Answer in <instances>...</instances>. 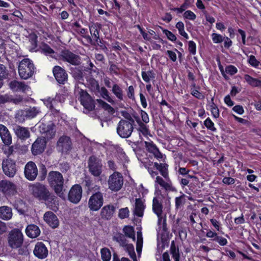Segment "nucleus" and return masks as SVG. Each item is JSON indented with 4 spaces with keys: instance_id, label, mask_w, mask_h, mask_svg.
Segmentation results:
<instances>
[{
    "instance_id": "34",
    "label": "nucleus",
    "mask_w": 261,
    "mask_h": 261,
    "mask_svg": "<svg viewBox=\"0 0 261 261\" xmlns=\"http://www.w3.org/2000/svg\"><path fill=\"white\" fill-rule=\"evenodd\" d=\"M97 92H98L100 93V95L101 96V97L106 100L107 101H108L112 105L115 104V101L110 95V93L108 90L105 87H102L100 88L99 90Z\"/></svg>"
},
{
    "instance_id": "37",
    "label": "nucleus",
    "mask_w": 261,
    "mask_h": 261,
    "mask_svg": "<svg viewBox=\"0 0 261 261\" xmlns=\"http://www.w3.org/2000/svg\"><path fill=\"white\" fill-rule=\"evenodd\" d=\"M96 101L98 103L99 106L104 109L105 111H107L108 113L112 114L115 113L114 109L103 100L101 99H96Z\"/></svg>"
},
{
    "instance_id": "6",
    "label": "nucleus",
    "mask_w": 261,
    "mask_h": 261,
    "mask_svg": "<svg viewBox=\"0 0 261 261\" xmlns=\"http://www.w3.org/2000/svg\"><path fill=\"white\" fill-rule=\"evenodd\" d=\"M101 161L95 156H91L88 160V168L90 173L95 177L99 176L102 172Z\"/></svg>"
},
{
    "instance_id": "33",
    "label": "nucleus",
    "mask_w": 261,
    "mask_h": 261,
    "mask_svg": "<svg viewBox=\"0 0 261 261\" xmlns=\"http://www.w3.org/2000/svg\"><path fill=\"white\" fill-rule=\"evenodd\" d=\"M89 31L91 35V38L95 41L97 44H99L101 43L100 39L99 38V31L97 29V27L95 24L89 25Z\"/></svg>"
},
{
    "instance_id": "41",
    "label": "nucleus",
    "mask_w": 261,
    "mask_h": 261,
    "mask_svg": "<svg viewBox=\"0 0 261 261\" xmlns=\"http://www.w3.org/2000/svg\"><path fill=\"white\" fill-rule=\"evenodd\" d=\"M113 240L116 241L122 247L128 244L125 239V236L121 233L116 234L113 237Z\"/></svg>"
},
{
    "instance_id": "47",
    "label": "nucleus",
    "mask_w": 261,
    "mask_h": 261,
    "mask_svg": "<svg viewBox=\"0 0 261 261\" xmlns=\"http://www.w3.org/2000/svg\"><path fill=\"white\" fill-rule=\"evenodd\" d=\"M244 79L248 84L252 87H257L260 81V80L253 78L248 74H245L244 75Z\"/></svg>"
},
{
    "instance_id": "17",
    "label": "nucleus",
    "mask_w": 261,
    "mask_h": 261,
    "mask_svg": "<svg viewBox=\"0 0 261 261\" xmlns=\"http://www.w3.org/2000/svg\"><path fill=\"white\" fill-rule=\"evenodd\" d=\"M24 173L28 180H35L38 175V169L35 163L32 161L27 163L24 167Z\"/></svg>"
},
{
    "instance_id": "27",
    "label": "nucleus",
    "mask_w": 261,
    "mask_h": 261,
    "mask_svg": "<svg viewBox=\"0 0 261 261\" xmlns=\"http://www.w3.org/2000/svg\"><path fill=\"white\" fill-rule=\"evenodd\" d=\"M145 208V205L143 201L140 198H136L133 211L134 214L139 217H142L143 216Z\"/></svg>"
},
{
    "instance_id": "30",
    "label": "nucleus",
    "mask_w": 261,
    "mask_h": 261,
    "mask_svg": "<svg viewBox=\"0 0 261 261\" xmlns=\"http://www.w3.org/2000/svg\"><path fill=\"white\" fill-rule=\"evenodd\" d=\"M71 142L69 137L62 136L58 141V146L61 148L63 151H67L71 148Z\"/></svg>"
},
{
    "instance_id": "10",
    "label": "nucleus",
    "mask_w": 261,
    "mask_h": 261,
    "mask_svg": "<svg viewBox=\"0 0 261 261\" xmlns=\"http://www.w3.org/2000/svg\"><path fill=\"white\" fill-rule=\"evenodd\" d=\"M79 94V99L84 108L88 111L93 110L95 108V103L91 96L86 91L82 89L80 90Z\"/></svg>"
},
{
    "instance_id": "53",
    "label": "nucleus",
    "mask_w": 261,
    "mask_h": 261,
    "mask_svg": "<svg viewBox=\"0 0 261 261\" xmlns=\"http://www.w3.org/2000/svg\"><path fill=\"white\" fill-rule=\"evenodd\" d=\"M30 42L32 45L31 50H34L37 46V36L36 34H31L30 36Z\"/></svg>"
},
{
    "instance_id": "50",
    "label": "nucleus",
    "mask_w": 261,
    "mask_h": 261,
    "mask_svg": "<svg viewBox=\"0 0 261 261\" xmlns=\"http://www.w3.org/2000/svg\"><path fill=\"white\" fill-rule=\"evenodd\" d=\"M89 83L92 91L96 92L99 90L100 86L99 84L94 79L90 78L89 80Z\"/></svg>"
},
{
    "instance_id": "12",
    "label": "nucleus",
    "mask_w": 261,
    "mask_h": 261,
    "mask_svg": "<svg viewBox=\"0 0 261 261\" xmlns=\"http://www.w3.org/2000/svg\"><path fill=\"white\" fill-rule=\"evenodd\" d=\"M9 244L13 248H19L23 242V235L18 229L12 230L9 233Z\"/></svg>"
},
{
    "instance_id": "20",
    "label": "nucleus",
    "mask_w": 261,
    "mask_h": 261,
    "mask_svg": "<svg viewBox=\"0 0 261 261\" xmlns=\"http://www.w3.org/2000/svg\"><path fill=\"white\" fill-rule=\"evenodd\" d=\"M34 255L39 258L43 259L48 255V250L42 242H37L33 250Z\"/></svg>"
},
{
    "instance_id": "51",
    "label": "nucleus",
    "mask_w": 261,
    "mask_h": 261,
    "mask_svg": "<svg viewBox=\"0 0 261 261\" xmlns=\"http://www.w3.org/2000/svg\"><path fill=\"white\" fill-rule=\"evenodd\" d=\"M204 124L208 129L212 132L216 131V128L214 126V123L210 118H207L204 120Z\"/></svg>"
},
{
    "instance_id": "15",
    "label": "nucleus",
    "mask_w": 261,
    "mask_h": 261,
    "mask_svg": "<svg viewBox=\"0 0 261 261\" xmlns=\"http://www.w3.org/2000/svg\"><path fill=\"white\" fill-rule=\"evenodd\" d=\"M61 57L63 61L73 65H79L81 63V57L69 50H64L61 52Z\"/></svg>"
},
{
    "instance_id": "38",
    "label": "nucleus",
    "mask_w": 261,
    "mask_h": 261,
    "mask_svg": "<svg viewBox=\"0 0 261 261\" xmlns=\"http://www.w3.org/2000/svg\"><path fill=\"white\" fill-rule=\"evenodd\" d=\"M186 195L184 194L175 198V208L178 210L186 202Z\"/></svg>"
},
{
    "instance_id": "32",
    "label": "nucleus",
    "mask_w": 261,
    "mask_h": 261,
    "mask_svg": "<svg viewBox=\"0 0 261 261\" xmlns=\"http://www.w3.org/2000/svg\"><path fill=\"white\" fill-rule=\"evenodd\" d=\"M136 121L138 124V130L144 136H147L149 132L147 125L141 121L138 115H135V121Z\"/></svg>"
},
{
    "instance_id": "44",
    "label": "nucleus",
    "mask_w": 261,
    "mask_h": 261,
    "mask_svg": "<svg viewBox=\"0 0 261 261\" xmlns=\"http://www.w3.org/2000/svg\"><path fill=\"white\" fill-rule=\"evenodd\" d=\"M72 75L74 79L77 81H83V73L81 69L75 68L72 70Z\"/></svg>"
},
{
    "instance_id": "9",
    "label": "nucleus",
    "mask_w": 261,
    "mask_h": 261,
    "mask_svg": "<svg viewBox=\"0 0 261 261\" xmlns=\"http://www.w3.org/2000/svg\"><path fill=\"white\" fill-rule=\"evenodd\" d=\"M163 205L162 199L160 197H155L152 200V211L158 218V224L161 225L163 221V225L166 224V220L163 218Z\"/></svg>"
},
{
    "instance_id": "55",
    "label": "nucleus",
    "mask_w": 261,
    "mask_h": 261,
    "mask_svg": "<svg viewBox=\"0 0 261 261\" xmlns=\"http://www.w3.org/2000/svg\"><path fill=\"white\" fill-rule=\"evenodd\" d=\"M99 190L100 186L93 184V185H91V186L89 189H88L87 193L88 194H89L90 193H92L93 194L94 193H101L100 192H99Z\"/></svg>"
},
{
    "instance_id": "4",
    "label": "nucleus",
    "mask_w": 261,
    "mask_h": 261,
    "mask_svg": "<svg viewBox=\"0 0 261 261\" xmlns=\"http://www.w3.org/2000/svg\"><path fill=\"white\" fill-rule=\"evenodd\" d=\"M35 71V67L32 61L25 58L21 60L18 65V73L20 77L27 80L32 77Z\"/></svg>"
},
{
    "instance_id": "23",
    "label": "nucleus",
    "mask_w": 261,
    "mask_h": 261,
    "mask_svg": "<svg viewBox=\"0 0 261 261\" xmlns=\"http://www.w3.org/2000/svg\"><path fill=\"white\" fill-rule=\"evenodd\" d=\"M115 207L112 204L104 206L100 211V216L102 219L110 220L115 212Z\"/></svg>"
},
{
    "instance_id": "14",
    "label": "nucleus",
    "mask_w": 261,
    "mask_h": 261,
    "mask_svg": "<svg viewBox=\"0 0 261 261\" xmlns=\"http://www.w3.org/2000/svg\"><path fill=\"white\" fill-rule=\"evenodd\" d=\"M2 167L4 173L10 177H14L16 173V163L10 158L3 161Z\"/></svg>"
},
{
    "instance_id": "13",
    "label": "nucleus",
    "mask_w": 261,
    "mask_h": 261,
    "mask_svg": "<svg viewBox=\"0 0 261 261\" xmlns=\"http://www.w3.org/2000/svg\"><path fill=\"white\" fill-rule=\"evenodd\" d=\"M39 130L41 134H44L49 139L53 138L56 134L55 125L52 122L45 123L42 120L40 122Z\"/></svg>"
},
{
    "instance_id": "52",
    "label": "nucleus",
    "mask_w": 261,
    "mask_h": 261,
    "mask_svg": "<svg viewBox=\"0 0 261 261\" xmlns=\"http://www.w3.org/2000/svg\"><path fill=\"white\" fill-rule=\"evenodd\" d=\"M129 215V211L127 207L122 208L119 210L118 217L121 219H124L128 217Z\"/></svg>"
},
{
    "instance_id": "64",
    "label": "nucleus",
    "mask_w": 261,
    "mask_h": 261,
    "mask_svg": "<svg viewBox=\"0 0 261 261\" xmlns=\"http://www.w3.org/2000/svg\"><path fill=\"white\" fill-rule=\"evenodd\" d=\"M162 187L164 188L166 191L172 192H175L177 191L176 188L172 186L171 182H166V183Z\"/></svg>"
},
{
    "instance_id": "56",
    "label": "nucleus",
    "mask_w": 261,
    "mask_h": 261,
    "mask_svg": "<svg viewBox=\"0 0 261 261\" xmlns=\"http://www.w3.org/2000/svg\"><path fill=\"white\" fill-rule=\"evenodd\" d=\"M145 144L147 150L150 153H152L158 149L156 146L152 142H145Z\"/></svg>"
},
{
    "instance_id": "28",
    "label": "nucleus",
    "mask_w": 261,
    "mask_h": 261,
    "mask_svg": "<svg viewBox=\"0 0 261 261\" xmlns=\"http://www.w3.org/2000/svg\"><path fill=\"white\" fill-rule=\"evenodd\" d=\"M20 146L18 144H14L12 146L6 145L3 148V150L5 154L8 158L11 156H14L16 153H19Z\"/></svg>"
},
{
    "instance_id": "2",
    "label": "nucleus",
    "mask_w": 261,
    "mask_h": 261,
    "mask_svg": "<svg viewBox=\"0 0 261 261\" xmlns=\"http://www.w3.org/2000/svg\"><path fill=\"white\" fill-rule=\"evenodd\" d=\"M29 188L33 196L38 200L55 203L56 196L49 191L45 185L36 182L30 185Z\"/></svg>"
},
{
    "instance_id": "42",
    "label": "nucleus",
    "mask_w": 261,
    "mask_h": 261,
    "mask_svg": "<svg viewBox=\"0 0 261 261\" xmlns=\"http://www.w3.org/2000/svg\"><path fill=\"white\" fill-rule=\"evenodd\" d=\"M123 247H124L125 250L128 252L130 257L132 258L133 261H137L134 246L131 244H127Z\"/></svg>"
},
{
    "instance_id": "35",
    "label": "nucleus",
    "mask_w": 261,
    "mask_h": 261,
    "mask_svg": "<svg viewBox=\"0 0 261 261\" xmlns=\"http://www.w3.org/2000/svg\"><path fill=\"white\" fill-rule=\"evenodd\" d=\"M112 92L119 100H124L123 90L118 84H115L113 86Z\"/></svg>"
},
{
    "instance_id": "39",
    "label": "nucleus",
    "mask_w": 261,
    "mask_h": 261,
    "mask_svg": "<svg viewBox=\"0 0 261 261\" xmlns=\"http://www.w3.org/2000/svg\"><path fill=\"white\" fill-rule=\"evenodd\" d=\"M41 51L45 55L49 56L53 58H54L55 56L54 50L46 44H44L42 45L41 47Z\"/></svg>"
},
{
    "instance_id": "45",
    "label": "nucleus",
    "mask_w": 261,
    "mask_h": 261,
    "mask_svg": "<svg viewBox=\"0 0 261 261\" xmlns=\"http://www.w3.org/2000/svg\"><path fill=\"white\" fill-rule=\"evenodd\" d=\"M14 207L17 211L18 213L20 215H23L25 213L23 209L24 203L21 200L16 201L13 204Z\"/></svg>"
},
{
    "instance_id": "40",
    "label": "nucleus",
    "mask_w": 261,
    "mask_h": 261,
    "mask_svg": "<svg viewBox=\"0 0 261 261\" xmlns=\"http://www.w3.org/2000/svg\"><path fill=\"white\" fill-rule=\"evenodd\" d=\"M141 75L143 80L146 83H149L151 79H153L155 78V73L152 70L142 71Z\"/></svg>"
},
{
    "instance_id": "59",
    "label": "nucleus",
    "mask_w": 261,
    "mask_h": 261,
    "mask_svg": "<svg viewBox=\"0 0 261 261\" xmlns=\"http://www.w3.org/2000/svg\"><path fill=\"white\" fill-rule=\"evenodd\" d=\"M225 71L226 73L229 74L230 75H234L236 74L238 70L236 67L233 65H229L227 66L225 68Z\"/></svg>"
},
{
    "instance_id": "3",
    "label": "nucleus",
    "mask_w": 261,
    "mask_h": 261,
    "mask_svg": "<svg viewBox=\"0 0 261 261\" xmlns=\"http://www.w3.org/2000/svg\"><path fill=\"white\" fill-rule=\"evenodd\" d=\"M48 181L57 194L59 196L63 195L64 178L62 174L58 171H50L48 176Z\"/></svg>"
},
{
    "instance_id": "29",
    "label": "nucleus",
    "mask_w": 261,
    "mask_h": 261,
    "mask_svg": "<svg viewBox=\"0 0 261 261\" xmlns=\"http://www.w3.org/2000/svg\"><path fill=\"white\" fill-rule=\"evenodd\" d=\"M27 235L31 238H36L40 234V230L38 226L35 224L28 225L25 229Z\"/></svg>"
},
{
    "instance_id": "1",
    "label": "nucleus",
    "mask_w": 261,
    "mask_h": 261,
    "mask_svg": "<svg viewBox=\"0 0 261 261\" xmlns=\"http://www.w3.org/2000/svg\"><path fill=\"white\" fill-rule=\"evenodd\" d=\"M121 115L123 117L120 120L117 126V133L122 138L129 137L134 130L135 114L126 111H122Z\"/></svg>"
},
{
    "instance_id": "11",
    "label": "nucleus",
    "mask_w": 261,
    "mask_h": 261,
    "mask_svg": "<svg viewBox=\"0 0 261 261\" xmlns=\"http://www.w3.org/2000/svg\"><path fill=\"white\" fill-rule=\"evenodd\" d=\"M103 197L101 193L92 194L88 200V207L92 211H97L102 206Z\"/></svg>"
},
{
    "instance_id": "46",
    "label": "nucleus",
    "mask_w": 261,
    "mask_h": 261,
    "mask_svg": "<svg viewBox=\"0 0 261 261\" xmlns=\"http://www.w3.org/2000/svg\"><path fill=\"white\" fill-rule=\"evenodd\" d=\"M170 252L173 258L174 259V261H179L180 256L179 253V250L178 249H176L174 241H173L171 243L170 247Z\"/></svg>"
},
{
    "instance_id": "58",
    "label": "nucleus",
    "mask_w": 261,
    "mask_h": 261,
    "mask_svg": "<svg viewBox=\"0 0 261 261\" xmlns=\"http://www.w3.org/2000/svg\"><path fill=\"white\" fill-rule=\"evenodd\" d=\"M212 240L217 242L221 246H225L227 244V241L225 238L218 235L216 239H213Z\"/></svg>"
},
{
    "instance_id": "48",
    "label": "nucleus",
    "mask_w": 261,
    "mask_h": 261,
    "mask_svg": "<svg viewBox=\"0 0 261 261\" xmlns=\"http://www.w3.org/2000/svg\"><path fill=\"white\" fill-rule=\"evenodd\" d=\"M101 259L103 261H109L111 258L110 250L107 248H103L100 251Z\"/></svg>"
},
{
    "instance_id": "36",
    "label": "nucleus",
    "mask_w": 261,
    "mask_h": 261,
    "mask_svg": "<svg viewBox=\"0 0 261 261\" xmlns=\"http://www.w3.org/2000/svg\"><path fill=\"white\" fill-rule=\"evenodd\" d=\"M154 166L161 173V175L165 178H168V165L166 164H158L154 163Z\"/></svg>"
},
{
    "instance_id": "61",
    "label": "nucleus",
    "mask_w": 261,
    "mask_h": 261,
    "mask_svg": "<svg viewBox=\"0 0 261 261\" xmlns=\"http://www.w3.org/2000/svg\"><path fill=\"white\" fill-rule=\"evenodd\" d=\"M184 17L190 20H194L196 18V15L191 11H186L184 14Z\"/></svg>"
},
{
    "instance_id": "49",
    "label": "nucleus",
    "mask_w": 261,
    "mask_h": 261,
    "mask_svg": "<svg viewBox=\"0 0 261 261\" xmlns=\"http://www.w3.org/2000/svg\"><path fill=\"white\" fill-rule=\"evenodd\" d=\"M123 230L125 236L131 238L133 241H135V232L132 227L126 226L124 227Z\"/></svg>"
},
{
    "instance_id": "18",
    "label": "nucleus",
    "mask_w": 261,
    "mask_h": 261,
    "mask_svg": "<svg viewBox=\"0 0 261 261\" xmlns=\"http://www.w3.org/2000/svg\"><path fill=\"white\" fill-rule=\"evenodd\" d=\"M82 196V189L79 185H75L70 190L68 193V200L73 203H77L81 200Z\"/></svg>"
},
{
    "instance_id": "54",
    "label": "nucleus",
    "mask_w": 261,
    "mask_h": 261,
    "mask_svg": "<svg viewBox=\"0 0 261 261\" xmlns=\"http://www.w3.org/2000/svg\"><path fill=\"white\" fill-rule=\"evenodd\" d=\"M212 40L214 43H220L222 42L224 39L225 37H223L220 34H218L217 33H213L212 35Z\"/></svg>"
},
{
    "instance_id": "22",
    "label": "nucleus",
    "mask_w": 261,
    "mask_h": 261,
    "mask_svg": "<svg viewBox=\"0 0 261 261\" xmlns=\"http://www.w3.org/2000/svg\"><path fill=\"white\" fill-rule=\"evenodd\" d=\"M44 220L52 228L59 226V222L57 216L52 212H46L43 216Z\"/></svg>"
},
{
    "instance_id": "43",
    "label": "nucleus",
    "mask_w": 261,
    "mask_h": 261,
    "mask_svg": "<svg viewBox=\"0 0 261 261\" xmlns=\"http://www.w3.org/2000/svg\"><path fill=\"white\" fill-rule=\"evenodd\" d=\"M9 71L7 67L3 64H0V80L4 81L8 77Z\"/></svg>"
},
{
    "instance_id": "8",
    "label": "nucleus",
    "mask_w": 261,
    "mask_h": 261,
    "mask_svg": "<svg viewBox=\"0 0 261 261\" xmlns=\"http://www.w3.org/2000/svg\"><path fill=\"white\" fill-rule=\"evenodd\" d=\"M39 110L36 107L30 108L18 111L15 115V118L20 122H23L25 119H32L40 113Z\"/></svg>"
},
{
    "instance_id": "19",
    "label": "nucleus",
    "mask_w": 261,
    "mask_h": 261,
    "mask_svg": "<svg viewBox=\"0 0 261 261\" xmlns=\"http://www.w3.org/2000/svg\"><path fill=\"white\" fill-rule=\"evenodd\" d=\"M53 73L59 83L64 84L67 81V74L66 71L60 66H55L53 69Z\"/></svg>"
},
{
    "instance_id": "7",
    "label": "nucleus",
    "mask_w": 261,
    "mask_h": 261,
    "mask_svg": "<svg viewBox=\"0 0 261 261\" xmlns=\"http://www.w3.org/2000/svg\"><path fill=\"white\" fill-rule=\"evenodd\" d=\"M0 192L6 197H11L17 193L16 185L8 180L0 181Z\"/></svg>"
},
{
    "instance_id": "5",
    "label": "nucleus",
    "mask_w": 261,
    "mask_h": 261,
    "mask_svg": "<svg viewBox=\"0 0 261 261\" xmlns=\"http://www.w3.org/2000/svg\"><path fill=\"white\" fill-rule=\"evenodd\" d=\"M123 182L122 174L116 171L110 175L108 180L109 188L114 192L119 191L122 188Z\"/></svg>"
},
{
    "instance_id": "16",
    "label": "nucleus",
    "mask_w": 261,
    "mask_h": 261,
    "mask_svg": "<svg viewBox=\"0 0 261 261\" xmlns=\"http://www.w3.org/2000/svg\"><path fill=\"white\" fill-rule=\"evenodd\" d=\"M46 141L45 137H38L32 144L31 151L34 155L42 153L46 147Z\"/></svg>"
},
{
    "instance_id": "62",
    "label": "nucleus",
    "mask_w": 261,
    "mask_h": 261,
    "mask_svg": "<svg viewBox=\"0 0 261 261\" xmlns=\"http://www.w3.org/2000/svg\"><path fill=\"white\" fill-rule=\"evenodd\" d=\"M140 115L142 118V122L146 124L149 122V116L145 111L143 110H141Z\"/></svg>"
},
{
    "instance_id": "24",
    "label": "nucleus",
    "mask_w": 261,
    "mask_h": 261,
    "mask_svg": "<svg viewBox=\"0 0 261 261\" xmlns=\"http://www.w3.org/2000/svg\"><path fill=\"white\" fill-rule=\"evenodd\" d=\"M0 136L6 145H10L12 143V137L9 131L6 126L3 124H0Z\"/></svg>"
},
{
    "instance_id": "57",
    "label": "nucleus",
    "mask_w": 261,
    "mask_h": 261,
    "mask_svg": "<svg viewBox=\"0 0 261 261\" xmlns=\"http://www.w3.org/2000/svg\"><path fill=\"white\" fill-rule=\"evenodd\" d=\"M76 31L77 33H80L81 34H82L83 37L86 39L89 43L93 44V40L91 37L89 35H84V34L86 33V30L85 29L82 28L79 31Z\"/></svg>"
},
{
    "instance_id": "60",
    "label": "nucleus",
    "mask_w": 261,
    "mask_h": 261,
    "mask_svg": "<svg viewBox=\"0 0 261 261\" xmlns=\"http://www.w3.org/2000/svg\"><path fill=\"white\" fill-rule=\"evenodd\" d=\"M127 96L130 99H135V90L133 86L128 87V90L127 91Z\"/></svg>"
},
{
    "instance_id": "63",
    "label": "nucleus",
    "mask_w": 261,
    "mask_h": 261,
    "mask_svg": "<svg viewBox=\"0 0 261 261\" xmlns=\"http://www.w3.org/2000/svg\"><path fill=\"white\" fill-rule=\"evenodd\" d=\"M163 33L165 34L167 38L172 41H174L176 39V36L170 31L167 30H163Z\"/></svg>"
},
{
    "instance_id": "21",
    "label": "nucleus",
    "mask_w": 261,
    "mask_h": 261,
    "mask_svg": "<svg viewBox=\"0 0 261 261\" xmlns=\"http://www.w3.org/2000/svg\"><path fill=\"white\" fill-rule=\"evenodd\" d=\"M13 129L17 137L21 140H26L30 138V132L28 127L15 125Z\"/></svg>"
},
{
    "instance_id": "31",
    "label": "nucleus",
    "mask_w": 261,
    "mask_h": 261,
    "mask_svg": "<svg viewBox=\"0 0 261 261\" xmlns=\"http://www.w3.org/2000/svg\"><path fill=\"white\" fill-rule=\"evenodd\" d=\"M13 216L12 210L8 206L0 207V219L8 221L10 220Z\"/></svg>"
},
{
    "instance_id": "26",
    "label": "nucleus",
    "mask_w": 261,
    "mask_h": 261,
    "mask_svg": "<svg viewBox=\"0 0 261 261\" xmlns=\"http://www.w3.org/2000/svg\"><path fill=\"white\" fill-rule=\"evenodd\" d=\"M58 98L59 97L56 96L55 99L49 97L44 100V103L51 110L52 114L57 116L59 115L60 110L56 109L55 106L58 103Z\"/></svg>"
},
{
    "instance_id": "25",
    "label": "nucleus",
    "mask_w": 261,
    "mask_h": 261,
    "mask_svg": "<svg viewBox=\"0 0 261 261\" xmlns=\"http://www.w3.org/2000/svg\"><path fill=\"white\" fill-rule=\"evenodd\" d=\"M10 88L13 91L25 92L29 89L30 87L24 82L13 80L9 83Z\"/></svg>"
}]
</instances>
